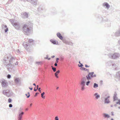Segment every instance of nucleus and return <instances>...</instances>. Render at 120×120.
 <instances>
[{
	"label": "nucleus",
	"instance_id": "1",
	"mask_svg": "<svg viewBox=\"0 0 120 120\" xmlns=\"http://www.w3.org/2000/svg\"><path fill=\"white\" fill-rule=\"evenodd\" d=\"M22 29L24 32L30 34L31 33L33 30V28L31 26L27 25L26 24H24L22 27Z\"/></svg>",
	"mask_w": 120,
	"mask_h": 120
},
{
	"label": "nucleus",
	"instance_id": "2",
	"mask_svg": "<svg viewBox=\"0 0 120 120\" xmlns=\"http://www.w3.org/2000/svg\"><path fill=\"white\" fill-rule=\"evenodd\" d=\"M11 56V55L9 54L7 55H6L4 58L3 59V64L4 65H7L9 63V59L10 57Z\"/></svg>",
	"mask_w": 120,
	"mask_h": 120
},
{
	"label": "nucleus",
	"instance_id": "3",
	"mask_svg": "<svg viewBox=\"0 0 120 120\" xmlns=\"http://www.w3.org/2000/svg\"><path fill=\"white\" fill-rule=\"evenodd\" d=\"M120 54L118 53L115 52L113 54H109V58L113 59H116L118 58L120 56Z\"/></svg>",
	"mask_w": 120,
	"mask_h": 120
},
{
	"label": "nucleus",
	"instance_id": "4",
	"mask_svg": "<svg viewBox=\"0 0 120 120\" xmlns=\"http://www.w3.org/2000/svg\"><path fill=\"white\" fill-rule=\"evenodd\" d=\"M22 110V108L21 107L18 112L17 116L18 120H22V116L24 114V112L21 111Z\"/></svg>",
	"mask_w": 120,
	"mask_h": 120
},
{
	"label": "nucleus",
	"instance_id": "5",
	"mask_svg": "<svg viewBox=\"0 0 120 120\" xmlns=\"http://www.w3.org/2000/svg\"><path fill=\"white\" fill-rule=\"evenodd\" d=\"M15 66L13 64H11L9 63L7 64V68L8 71L10 72H12L14 71V68Z\"/></svg>",
	"mask_w": 120,
	"mask_h": 120
},
{
	"label": "nucleus",
	"instance_id": "6",
	"mask_svg": "<svg viewBox=\"0 0 120 120\" xmlns=\"http://www.w3.org/2000/svg\"><path fill=\"white\" fill-rule=\"evenodd\" d=\"M94 72H90L86 76L87 79V80H90L92 78L95 77L96 75V74L94 75Z\"/></svg>",
	"mask_w": 120,
	"mask_h": 120
},
{
	"label": "nucleus",
	"instance_id": "7",
	"mask_svg": "<svg viewBox=\"0 0 120 120\" xmlns=\"http://www.w3.org/2000/svg\"><path fill=\"white\" fill-rule=\"evenodd\" d=\"M3 94L6 95L7 97H9L11 95H13V93L12 92H11L10 90H7L3 91Z\"/></svg>",
	"mask_w": 120,
	"mask_h": 120
},
{
	"label": "nucleus",
	"instance_id": "8",
	"mask_svg": "<svg viewBox=\"0 0 120 120\" xmlns=\"http://www.w3.org/2000/svg\"><path fill=\"white\" fill-rule=\"evenodd\" d=\"M0 82L3 87L7 86H8V83L3 78L2 79L0 80Z\"/></svg>",
	"mask_w": 120,
	"mask_h": 120
},
{
	"label": "nucleus",
	"instance_id": "9",
	"mask_svg": "<svg viewBox=\"0 0 120 120\" xmlns=\"http://www.w3.org/2000/svg\"><path fill=\"white\" fill-rule=\"evenodd\" d=\"M13 26L15 29L17 30H19L20 29V24L18 22H15Z\"/></svg>",
	"mask_w": 120,
	"mask_h": 120
},
{
	"label": "nucleus",
	"instance_id": "10",
	"mask_svg": "<svg viewBox=\"0 0 120 120\" xmlns=\"http://www.w3.org/2000/svg\"><path fill=\"white\" fill-rule=\"evenodd\" d=\"M9 59V63L11 64H14V62L16 60L15 57H13L11 55V56L10 57V58Z\"/></svg>",
	"mask_w": 120,
	"mask_h": 120
},
{
	"label": "nucleus",
	"instance_id": "11",
	"mask_svg": "<svg viewBox=\"0 0 120 120\" xmlns=\"http://www.w3.org/2000/svg\"><path fill=\"white\" fill-rule=\"evenodd\" d=\"M21 17L24 19L27 18L28 17V14L26 12L21 13Z\"/></svg>",
	"mask_w": 120,
	"mask_h": 120
},
{
	"label": "nucleus",
	"instance_id": "12",
	"mask_svg": "<svg viewBox=\"0 0 120 120\" xmlns=\"http://www.w3.org/2000/svg\"><path fill=\"white\" fill-rule=\"evenodd\" d=\"M29 1L33 6H36L38 2V0H29Z\"/></svg>",
	"mask_w": 120,
	"mask_h": 120
},
{
	"label": "nucleus",
	"instance_id": "13",
	"mask_svg": "<svg viewBox=\"0 0 120 120\" xmlns=\"http://www.w3.org/2000/svg\"><path fill=\"white\" fill-rule=\"evenodd\" d=\"M110 96H108L107 97L105 98L104 102V104H109L110 102L109 98Z\"/></svg>",
	"mask_w": 120,
	"mask_h": 120
},
{
	"label": "nucleus",
	"instance_id": "14",
	"mask_svg": "<svg viewBox=\"0 0 120 120\" xmlns=\"http://www.w3.org/2000/svg\"><path fill=\"white\" fill-rule=\"evenodd\" d=\"M28 44L29 43L25 42H23L22 44V45L24 47V48L27 50H28V47L30 46Z\"/></svg>",
	"mask_w": 120,
	"mask_h": 120
},
{
	"label": "nucleus",
	"instance_id": "15",
	"mask_svg": "<svg viewBox=\"0 0 120 120\" xmlns=\"http://www.w3.org/2000/svg\"><path fill=\"white\" fill-rule=\"evenodd\" d=\"M86 82H81L80 85L81 90L83 91L85 89V86Z\"/></svg>",
	"mask_w": 120,
	"mask_h": 120
},
{
	"label": "nucleus",
	"instance_id": "16",
	"mask_svg": "<svg viewBox=\"0 0 120 120\" xmlns=\"http://www.w3.org/2000/svg\"><path fill=\"white\" fill-rule=\"evenodd\" d=\"M107 20V21H106L105 19L104 20V21H105V27H109L110 26V23L109 21H108Z\"/></svg>",
	"mask_w": 120,
	"mask_h": 120
},
{
	"label": "nucleus",
	"instance_id": "17",
	"mask_svg": "<svg viewBox=\"0 0 120 120\" xmlns=\"http://www.w3.org/2000/svg\"><path fill=\"white\" fill-rule=\"evenodd\" d=\"M103 6L104 7H105L106 8L108 9L110 7V5L107 2H105L103 4Z\"/></svg>",
	"mask_w": 120,
	"mask_h": 120
},
{
	"label": "nucleus",
	"instance_id": "18",
	"mask_svg": "<svg viewBox=\"0 0 120 120\" xmlns=\"http://www.w3.org/2000/svg\"><path fill=\"white\" fill-rule=\"evenodd\" d=\"M57 36L60 40H62L63 39V37L60 32L56 34Z\"/></svg>",
	"mask_w": 120,
	"mask_h": 120
},
{
	"label": "nucleus",
	"instance_id": "19",
	"mask_svg": "<svg viewBox=\"0 0 120 120\" xmlns=\"http://www.w3.org/2000/svg\"><path fill=\"white\" fill-rule=\"evenodd\" d=\"M108 63L109 64L108 65L109 66H111L112 65V66H114L116 68L117 66V65H116V64H112V62L111 61H109L108 62Z\"/></svg>",
	"mask_w": 120,
	"mask_h": 120
},
{
	"label": "nucleus",
	"instance_id": "20",
	"mask_svg": "<svg viewBox=\"0 0 120 120\" xmlns=\"http://www.w3.org/2000/svg\"><path fill=\"white\" fill-rule=\"evenodd\" d=\"M116 75L119 80L120 81V71H118L116 73Z\"/></svg>",
	"mask_w": 120,
	"mask_h": 120
},
{
	"label": "nucleus",
	"instance_id": "21",
	"mask_svg": "<svg viewBox=\"0 0 120 120\" xmlns=\"http://www.w3.org/2000/svg\"><path fill=\"white\" fill-rule=\"evenodd\" d=\"M50 41L54 45H57L58 44V42L57 41L56 43V41L55 40H53V39H51L50 40Z\"/></svg>",
	"mask_w": 120,
	"mask_h": 120
},
{
	"label": "nucleus",
	"instance_id": "22",
	"mask_svg": "<svg viewBox=\"0 0 120 120\" xmlns=\"http://www.w3.org/2000/svg\"><path fill=\"white\" fill-rule=\"evenodd\" d=\"M117 95V94L116 92H114V94L113 96V101H115L117 99V97H116Z\"/></svg>",
	"mask_w": 120,
	"mask_h": 120
},
{
	"label": "nucleus",
	"instance_id": "23",
	"mask_svg": "<svg viewBox=\"0 0 120 120\" xmlns=\"http://www.w3.org/2000/svg\"><path fill=\"white\" fill-rule=\"evenodd\" d=\"M103 116L105 118H109L110 117V116L109 115L106 113H103Z\"/></svg>",
	"mask_w": 120,
	"mask_h": 120
},
{
	"label": "nucleus",
	"instance_id": "24",
	"mask_svg": "<svg viewBox=\"0 0 120 120\" xmlns=\"http://www.w3.org/2000/svg\"><path fill=\"white\" fill-rule=\"evenodd\" d=\"M28 42L33 45H34L35 44L34 41L32 39H29L28 40Z\"/></svg>",
	"mask_w": 120,
	"mask_h": 120
},
{
	"label": "nucleus",
	"instance_id": "25",
	"mask_svg": "<svg viewBox=\"0 0 120 120\" xmlns=\"http://www.w3.org/2000/svg\"><path fill=\"white\" fill-rule=\"evenodd\" d=\"M43 7L41 5L38 8V11L40 12L41 11L43 10Z\"/></svg>",
	"mask_w": 120,
	"mask_h": 120
},
{
	"label": "nucleus",
	"instance_id": "26",
	"mask_svg": "<svg viewBox=\"0 0 120 120\" xmlns=\"http://www.w3.org/2000/svg\"><path fill=\"white\" fill-rule=\"evenodd\" d=\"M94 95L95 96V98L97 99H98L100 97V95L98 94L97 93H95L94 94Z\"/></svg>",
	"mask_w": 120,
	"mask_h": 120
},
{
	"label": "nucleus",
	"instance_id": "27",
	"mask_svg": "<svg viewBox=\"0 0 120 120\" xmlns=\"http://www.w3.org/2000/svg\"><path fill=\"white\" fill-rule=\"evenodd\" d=\"M115 36L116 37H118L120 35L119 31H117L114 34Z\"/></svg>",
	"mask_w": 120,
	"mask_h": 120
},
{
	"label": "nucleus",
	"instance_id": "28",
	"mask_svg": "<svg viewBox=\"0 0 120 120\" xmlns=\"http://www.w3.org/2000/svg\"><path fill=\"white\" fill-rule=\"evenodd\" d=\"M63 42L65 44H68V41L67 40H65V39H63V40H62Z\"/></svg>",
	"mask_w": 120,
	"mask_h": 120
},
{
	"label": "nucleus",
	"instance_id": "29",
	"mask_svg": "<svg viewBox=\"0 0 120 120\" xmlns=\"http://www.w3.org/2000/svg\"><path fill=\"white\" fill-rule=\"evenodd\" d=\"M98 84L96 83H94V84L93 87L94 88H96L98 87Z\"/></svg>",
	"mask_w": 120,
	"mask_h": 120
},
{
	"label": "nucleus",
	"instance_id": "30",
	"mask_svg": "<svg viewBox=\"0 0 120 120\" xmlns=\"http://www.w3.org/2000/svg\"><path fill=\"white\" fill-rule=\"evenodd\" d=\"M19 79L18 78H16L15 79V82L16 84H18L19 83Z\"/></svg>",
	"mask_w": 120,
	"mask_h": 120
},
{
	"label": "nucleus",
	"instance_id": "31",
	"mask_svg": "<svg viewBox=\"0 0 120 120\" xmlns=\"http://www.w3.org/2000/svg\"><path fill=\"white\" fill-rule=\"evenodd\" d=\"M10 21L11 23V24H12V25H13V24H14V23H15L13 19H10Z\"/></svg>",
	"mask_w": 120,
	"mask_h": 120
},
{
	"label": "nucleus",
	"instance_id": "32",
	"mask_svg": "<svg viewBox=\"0 0 120 120\" xmlns=\"http://www.w3.org/2000/svg\"><path fill=\"white\" fill-rule=\"evenodd\" d=\"M45 93L44 92H43L41 94V97L42 98L44 99L45 98V96H43L45 94Z\"/></svg>",
	"mask_w": 120,
	"mask_h": 120
},
{
	"label": "nucleus",
	"instance_id": "33",
	"mask_svg": "<svg viewBox=\"0 0 120 120\" xmlns=\"http://www.w3.org/2000/svg\"><path fill=\"white\" fill-rule=\"evenodd\" d=\"M85 77H83L81 79V82H86L85 81Z\"/></svg>",
	"mask_w": 120,
	"mask_h": 120
},
{
	"label": "nucleus",
	"instance_id": "34",
	"mask_svg": "<svg viewBox=\"0 0 120 120\" xmlns=\"http://www.w3.org/2000/svg\"><path fill=\"white\" fill-rule=\"evenodd\" d=\"M36 64L39 65V64H42V62L41 61H38L36 62Z\"/></svg>",
	"mask_w": 120,
	"mask_h": 120
},
{
	"label": "nucleus",
	"instance_id": "35",
	"mask_svg": "<svg viewBox=\"0 0 120 120\" xmlns=\"http://www.w3.org/2000/svg\"><path fill=\"white\" fill-rule=\"evenodd\" d=\"M118 43L119 44L118 45V48L120 50V39L118 41Z\"/></svg>",
	"mask_w": 120,
	"mask_h": 120
},
{
	"label": "nucleus",
	"instance_id": "36",
	"mask_svg": "<svg viewBox=\"0 0 120 120\" xmlns=\"http://www.w3.org/2000/svg\"><path fill=\"white\" fill-rule=\"evenodd\" d=\"M90 81L89 80H88L86 82V85L87 86H88L89 85V84L90 83Z\"/></svg>",
	"mask_w": 120,
	"mask_h": 120
},
{
	"label": "nucleus",
	"instance_id": "37",
	"mask_svg": "<svg viewBox=\"0 0 120 120\" xmlns=\"http://www.w3.org/2000/svg\"><path fill=\"white\" fill-rule=\"evenodd\" d=\"M12 101V99L11 98H9L8 99V102L9 103H11Z\"/></svg>",
	"mask_w": 120,
	"mask_h": 120
},
{
	"label": "nucleus",
	"instance_id": "38",
	"mask_svg": "<svg viewBox=\"0 0 120 120\" xmlns=\"http://www.w3.org/2000/svg\"><path fill=\"white\" fill-rule=\"evenodd\" d=\"M7 77L8 79H10L11 77V75L10 74H8L7 75Z\"/></svg>",
	"mask_w": 120,
	"mask_h": 120
},
{
	"label": "nucleus",
	"instance_id": "39",
	"mask_svg": "<svg viewBox=\"0 0 120 120\" xmlns=\"http://www.w3.org/2000/svg\"><path fill=\"white\" fill-rule=\"evenodd\" d=\"M8 31V28H7L4 30V32L5 33H6Z\"/></svg>",
	"mask_w": 120,
	"mask_h": 120
},
{
	"label": "nucleus",
	"instance_id": "40",
	"mask_svg": "<svg viewBox=\"0 0 120 120\" xmlns=\"http://www.w3.org/2000/svg\"><path fill=\"white\" fill-rule=\"evenodd\" d=\"M58 75V74H57L56 73H55V76L57 78H59V76Z\"/></svg>",
	"mask_w": 120,
	"mask_h": 120
},
{
	"label": "nucleus",
	"instance_id": "41",
	"mask_svg": "<svg viewBox=\"0 0 120 120\" xmlns=\"http://www.w3.org/2000/svg\"><path fill=\"white\" fill-rule=\"evenodd\" d=\"M78 66L79 67H83V64H80V65H79V64H78Z\"/></svg>",
	"mask_w": 120,
	"mask_h": 120
},
{
	"label": "nucleus",
	"instance_id": "42",
	"mask_svg": "<svg viewBox=\"0 0 120 120\" xmlns=\"http://www.w3.org/2000/svg\"><path fill=\"white\" fill-rule=\"evenodd\" d=\"M59 58H56V61L55 62L56 63H58L59 62Z\"/></svg>",
	"mask_w": 120,
	"mask_h": 120
},
{
	"label": "nucleus",
	"instance_id": "43",
	"mask_svg": "<svg viewBox=\"0 0 120 120\" xmlns=\"http://www.w3.org/2000/svg\"><path fill=\"white\" fill-rule=\"evenodd\" d=\"M68 45H73V44L71 42L68 41Z\"/></svg>",
	"mask_w": 120,
	"mask_h": 120
},
{
	"label": "nucleus",
	"instance_id": "44",
	"mask_svg": "<svg viewBox=\"0 0 120 120\" xmlns=\"http://www.w3.org/2000/svg\"><path fill=\"white\" fill-rule=\"evenodd\" d=\"M52 69L53 71L54 72H55L56 71V68H55L52 67Z\"/></svg>",
	"mask_w": 120,
	"mask_h": 120
},
{
	"label": "nucleus",
	"instance_id": "45",
	"mask_svg": "<svg viewBox=\"0 0 120 120\" xmlns=\"http://www.w3.org/2000/svg\"><path fill=\"white\" fill-rule=\"evenodd\" d=\"M61 61H62L64 59V58L63 57H60L59 59Z\"/></svg>",
	"mask_w": 120,
	"mask_h": 120
},
{
	"label": "nucleus",
	"instance_id": "46",
	"mask_svg": "<svg viewBox=\"0 0 120 120\" xmlns=\"http://www.w3.org/2000/svg\"><path fill=\"white\" fill-rule=\"evenodd\" d=\"M55 120H59L58 116H56L55 118Z\"/></svg>",
	"mask_w": 120,
	"mask_h": 120
},
{
	"label": "nucleus",
	"instance_id": "47",
	"mask_svg": "<svg viewBox=\"0 0 120 120\" xmlns=\"http://www.w3.org/2000/svg\"><path fill=\"white\" fill-rule=\"evenodd\" d=\"M27 94H28V96H27V98H28L30 97V93L29 92H28L27 93Z\"/></svg>",
	"mask_w": 120,
	"mask_h": 120
},
{
	"label": "nucleus",
	"instance_id": "48",
	"mask_svg": "<svg viewBox=\"0 0 120 120\" xmlns=\"http://www.w3.org/2000/svg\"><path fill=\"white\" fill-rule=\"evenodd\" d=\"M12 105L11 104H9V107L10 108H11L12 107Z\"/></svg>",
	"mask_w": 120,
	"mask_h": 120
},
{
	"label": "nucleus",
	"instance_id": "49",
	"mask_svg": "<svg viewBox=\"0 0 120 120\" xmlns=\"http://www.w3.org/2000/svg\"><path fill=\"white\" fill-rule=\"evenodd\" d=\"M39 94V93H37V92L36 93H35V94L34 95V96L35 97H36L37 96L38 94Z\"/></svg>",
	"mask_w": 120,
	"mask_h": 120
},
{
	"label": "nucleus",
	"instance_id": "50",
	"mask_svg": "<svg viewBox=\"0 0 120 120\" xmlns=\"http://www.w3.org/2000/svg\"><path fill=\"white\" fill-rule=\"evenodd\" d=\"M84 67H81L80 68V69L81 70H84Z\"/></svg>",
	"mask_w": 120,
	"mask_h": 120
},
{
	"label": "nucleus",
	"instance_id": "51",
	"mask_svg": "<svg viewBox=\"0 0 120 120\" xmlns=\"http://www.w3.org/2000/svg\"><path fill=\"white\" fill-rule=\"evenodd\" d=\"M60 71L59 70L58 71H57L56 73L57 74H58L60 73Z\"/></svg>",
	"mask_w": 120,
	"mask_h": 120
},
{
	"label": "nucleus",
	"instance_id": "52",
	"mask_svg": "<svg viewBox=\"0 0 120 120\" xmlns=\"http://www.w3.org/2000/svg\"><path fill=\"white\" fill-rule=\"evenodd\" d=\"M49 56L48 55H46V57L45 58V59H47L48 58Z\"/></svg>",
	"mask_w": 120,
	"mask_h": 120
},
{
	"label": "nucleus",
	"instance_id": "53",
	"mask_svg": "<svg viewBox=\"0 0 120 120\" xmlns=\"http://www.w3.org/2000/svg\"><path fill=\"white\" fill-rule=\"evenodd\" d=\"M85 67L86 68H88L90 67V66H88V65L87 64H86L85 65Z\"/></svg>",
	"mask_w": 120,
	"mask_h": 120
},
{
	"label": "nucleus",
	"instance_id": "54",
	"mask_svg": "<svg viewBox=\"0 0 120 120\" xmlns=\"http://www.w3.org/2000/svg\"><path fill=\"white\" fill-rule=\"evenodd\" d=\"M35 88H36V87H34V90L35 91H36L38 90V89H36Z\"/></svg>",
	"mask_w": 120,
	"mask_h": 120
},
{
	"label": "nucleus",
	"instance_id": "55",
	"mask_svg": "<svg viewBox=\"0 0 120 120\" xmlns=\"http://www.w3.org/2000/svg\"><path fill=\"white\" fill-rule=\"evenodd\" d=\"M41 88H39L38 89V90L40 92V93H41Z\"/></svg>",
	"mask_w": 120,
	"mask_h": 120
},
{
	"label": "nucleus",
	"instance_id": "56",
	"mask_svg": "<svg viewBox=\"0 0 120 120\" xmlns=\"http://www.w3.org/2000/svg\"><path fill=\"white\" fill-rule=\"evenodd\" d=\"M114 112H111V115H112V116H114Z\"/></svg>",
	"mask_w": 120,
	"mask_h": 120
},
{
	"label": "nucleus",
	"instance_id": "57",
	"mask_svg": "<svg viewBox=\"0 0 120 120\" xmlns=\"http://www.w3.org/2000/svg\"><path fill=\"white\" fill-rule=\"evenodd\" d=\"M29 89H30L31 90H33V88L32 87H29Z\"/></svg>",
	"mask_w": 120,
	"mask_h": 120
},
{
	"label": "nucleus",
	"instance_id": "58",
	"mask_svg": "<svg viewBox=\"0 0 120 120\" xmlns=\"http://www.w3.org/2000/svg\"><path fill=\"white\" fill-rule=\"evenodd\" d=\"M54 66H57V63H56L54 64Z\"/></svg>",
	"mask_w": 120,
	"mask_h": 120
},
{
	"label": "nucleus",
	"instance_id": "59",
	"mask_svg": "<svg viewBox=\"0 0 120 120\" xmlns=\"http://www.w3.org/2000/svg\"><path fill=\"white\" fill-rule=\"evenodd\" d=\"M87 70V69L86 68H84V71H86Z\"/></svg>",
	"mask_w": 120,
	"mask_h": 120
},
{
	"label": "nucleus",
	"instance_id": "60",
	"mask_svg": "<svg viewBox=\"0 0 120 120\" xmlns=\"http://www.w3.org/2000/svg\"><path fill=\"white\" fill-rule=\"evenodd\" d=\"M15 65H17L18 64V62L16 61V63H15Z\"/></svg>",
	"mask_w": 120,
	"mask_h": 120
},
{
	"label": "nucleus",
	"instance_id": "61",
	"mask_svg": "<svg viewBox=\"0 0 120 120\" xmlns=\"http://www.w3.org/2000/svg\"><path fill=\"white\" fill-rule=\"evenodd\" d=\"M32 103H31L29 107L30 108L32 106Z\"/></svg>",
	"mask_w": 120,
	"mask_h": 120
},
{
	"label": "nucleus",
	"instance_id": "62",
	"mask_svg": "<svg viewBox=\"0 0 120 120\" xmlns=\"http://www.w3.org/2000/svg\"><path fill=\"white\" fill-rule=\"evenodd\" d=\"M19 53H21L20 51L18 49V51H17Z\"/></svg>",
	"mask_w": 120,
	"mask_h": 120
},
{
	"label": "nucleus",
	"instance_id": "63",
	"mask_svg": "<svg viewBox=\"0 0 120 120\" xmlns=\"http://www.w3.org/2000/svg\"><path fill=\"white\" fill-rule=\"evenodd\" d=\"M39 87V86L38 85H37V86H36V88H37V89H38H38L39 88H38Z\"/></svg>",
	"mask_w": 120,
	"mask_h": 120
},
{
	"label": "nucleus",
	"instance_id": "64",
	"mask_svg": "<svg viewBox=\"0 0 120 120\" xmlns=\"http://www.w3.org/2000/svg\"><path fill=\"white\" fill-rule=\"evenodd\" d=\"M4 27L6 28H8V27H7V26L6 25H4Z\"/></svg>",
	"mask_w": 120,
	"mask_h": 120
}]
</instances>
